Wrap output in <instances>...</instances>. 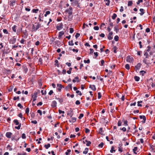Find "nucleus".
<instances>
[{
    "mask_svg": "<svg viewBox=\"0 0 155 155\" xmlns=\"http://www.w3.org/2000/svg\"><path fill=\"white\" fill-rule=\"evenodd\" d=\"M10 5L11 7H14V6L15 5L16 1L15 0H12L10 1Z\"/></svg>",
    "mask_w": 155,
    "mask_h": 155,
    "instance_id": "5",
    "label": "nucleus"
},
{
    "mask_svg": "<svg viewBox=\"0 0 155 155\" xmlns=\"http://www.w3.org/2000/svg\"><path fill=\"white\" fill-rule=\"evenodd\" d=\"M112 35H113V32H110L109 33V34L108 35V38L109 40H111L112 39V38H113Z\"/></svg>",
    "mask_w": 155,
    "mask_h": 155,
    "instance_id": "16",
    "label": "nucleus"
},
{
    "mask_svg": "<svg viewBox=\"0 0 155 155\" xmlns=\"http://www.w3.org/2000/svg\"><path fill=\"white\" fill-rule=\"evenodd\" d=\"M3 32L5 34H8V32L6 29H4L3 30Z\"/></svg>",
    "mask_w": 155,
    "mask_h": 155,
    "instance_id": "47",
    "label": "nucleus"
},
{
    "mask_svg": "<svg viewBox=\"0 0 155 155\" xmlns=\"http://www.w3.org/2000/svg\"><path fill=\"white\" fill-rule=\"evenodd\" d=\"M71 152V150L70 149H68L67 150V151L65 152V154L66 155H68L69 153Z\"/></svg>",
    "mask_w": 155,
    "mask_h": 155,
    "instance_id": "37",
    "label": "nucleus"
},
{
    "mask_svg": "<svg viewBox=\"0 0 155 155\" xmlns=\"http://www.w3.org/2000/svg\"><path fill=\"white\" fill-rule=\"evenodd\" d=\"M16 27H17L16 25H14L12 27V30L15 32H16Z\"/></svg>",
    "mask_w": 155,
    "mask_h": 155,
    "instance_id": "22",
    "label": "nucleus"
},
{
    "mask_svg": "<svg viewBox=\"0 0 155 155\" xmlns=\"http://www.w3.org/2000/svg\"><path fill=\"white\" fill-rule=\"evenodd\" d=\"M104 2H105V4L106 5L109 6L110 3V0H104Z\"/></svg>",
    "mask_w": 155,
    "mask_h": 155,
    "instance_id": "21",
    "label": "nucleus"
},
{
    "mask_svg": "<svg viewBox=\"0 0 155 155\" xmlns=\"http://www.w3.org/2000/svg\"><path fill=\"white\" fill-rule=\"evenodd\" d=\"M29 110L28 107H27L26 108L25 110V113L26 114H28L29 112Z\"/></svg>",
    "mask_w": 155,
    "mask_h": 155,
    "instance_id": "48",
    "label": "nucleus"
},
{
    "mask_svg": "<svg viewBox=\"0 0 155 155\" xmlns=\"http://www.w3.org/2000/svg\"><path fill=\"white\" fill-rule=\"evenodd\" d=\"M143 1V0H138V1L137 2V5H139L140 2H142Z\"/></svg>",
    "mask_w": 155,
    "mask_h": 155,
    "instance_id": "57",
    "label": "nucleus"
},
{
    "mask_svg": "<svg viewBox=\"0 0 155 155\" xmlns=\"http://www.w3.org/2000/svg\"><path fill=\"white\" fill-rule=\"evenodd\" d=\"M142 53V52L141 51H138L137 52V54L138 55L140 56Z\"/></svg>",
    "mask_w": 155,
    "mask_h": 155,
    "instance_id": "64",
    "label": "nucleus"
},
{
    "mask_svg": "<svg viewBox=\"0 0 155 155\" xmlns=\"http://www.w3.org/2000/svg\"><path fill=\"white\" fill-rule=\"evenodd\" d=\"M51 146V145L50 144L48 143V144H45L44 145L46 149H48L49 147Z\"/></svg>",
    "mask_w": 155,
    "mask_h": 155,
    "instance_id": "30",
    "label": "nucleus"
},
{
    "mask_svg": "<svg viewBox=\"0 0 155 155\" xmlns=\"http://www.w3.org/2000/svg\"><path fill=\"white\" fill-rule=\"evenodd\" d=\"M57 102L55 101H53L51 103V106L52 108H55L57 106Z\"/></svg>",
    "mask_w": 155,
    "mask_h": 155,
    "instance_id": "11",
    "label": "nucleus"
},
{
    "mask_svg": "<svg viewBox=\"0 0 155 155\" xmlns=\"http://www.w3.org/2000/svg\"><path fill=\"white\" fill-rule=\"evenodd\" d=\"M73 111L72 110H70L69 111H68L67 114L70 116L71 117L73 114Z\"/></svg>",
    "mask_w": 155,
    "mask_h": 155,
    "instance_id": "12",
    "label": "nucleus"
},
{
    "mask_svg": "<svg viewBox=\"0 0 155 155\" xmlns=\"http://www.w3.org/2000/svg\"><path fill=\"white\" fill-rule=\"evenodd\" d=\"M72 11L73 9L72 8L70 7L69 8L65 10V12L68 13L69 16H71L72 14Z\"/></svg>",
    "mask_w": 155,
    "mask_h": 155,
    "instance_id": "3",
    "label": "nucleus"
},
{
    "mask_svg": "<svg viewBox=\"0 0 155 155\" xmlns=\"http://www.w3.org/2000/svg\"><path fill=\"white\" fill-rule=\"evenodd\" d=\"M139 117L140 119H143V120L142 121V122L144 123L146 120V117L144 115H140V116Z\"/></svg>",
    "mask_w": 155,
    "mask_h": 155,
    "instance_id": "15",
    "label": "nucleus"
},
{
    "mask_svg": "<svg viewBox=\"0 0 155 155\" xmlns=\"http://www.w3.org/2000/svg\"><path fill=\"white\" fill-rule=\"evenodd\" d=\"M17 106L18 107H20V108L21 109H22L23 107V106L21 105V104L20 103L18 104Z\"/></svg>",
    "mask_w": 155,
    "mask_h": 155,
    "instance_id": "43",
    "label": "nucleus"
},
{
    "mask_svg": "<svg viewBox=\"0 0 155 155\" xmlns=\"http://www.w3.org/2000/svg\"><path fill=\"white\" fill-rule=\"evenodd\" d=\"M37 94V92H35L32 95V97L33 98V101H35L36 100Z\"/></svg>",
    "mask_w": 155,
    "mask_h": 155,
    "instance_id": "6",
    "label": "nucleus"
},
{
    "mask_svg": "<svg viewBox=\"0 0 155 155\" xmlns=\"http://www.w3.org/2000/svg\"><path fill=\"white\" fill-rule=\"evenodd\" d=\"M146 73V71H141L140 72V74L142 75V76H143L144 74H145Z\"/></svg>",
    "mask_w": 155,
    "mask_h": 155,
    "instance_id": "25",
    "label": "nucleus"
},
{
    "mask_svg": "<svg viewBox=\"0 0 155 155\" xmlns=\"http://www.w3.org/2000/svg\"><path fill=\"white\" fill-rule=\"evenodd\" d=\"M25 41V40L24 39H23L20 41V42H21V43L22 44H24V42Z\"/></svg>",
    "mask_w": 155,
    "mask_h": 155,
    "instance_id": "59",
    "label": "nucleus"
},
{
    "mask_svg": "<svg viewBox=\"0 0 155 155\" xmlns=\"http://www.w3.org/2000/svg\"><path fill=\"white\" fill-rule=\"evenodd\" d=\"M84 116V114H81L78 117V118L80 119H81Z\"/></svg>",
    "mask_w": 155,
    "mask_h": 155,
    "instance_id": "53",
    "label": "nucleus"
},
{
    "mask_svg": "<svg viewBox=\"0 0 155 155\" xmlns=\"http://www.w3.org/2000/svg\"><path fill=\"white\" fill-rule=\"evenodd\" d=\"M94 29L95 30H99V28L98 26H96L94 27Z\"/></svg>",
    "mask_w": 155,
    "mask_h": 155,
    "instance_id": "58",
    "label": "nucleus"
},
{
    "mask_svg": "<svg viewBox=\"0 0 155 155\" xmlns=\"http://www.w3.org/2000/svg\"><path fill=\"white\" fill-rule=\"evenodd\" d=\"M143 61L147 65H148L150 64V62L148 60V58H144L143 60Z\"/></svg>",
    "mask_w": 155,
    "mask_h": 155,
    "instance_id": "9",
    "label": "nucleus"
},
{
    "mask_svg": "<svg viewBox=\"0 0 155 155\" xmlns=\"http://www.w3.org/2000/svg\"><path fill=\"white\" fill-rule=\"evenodd\" d=\"M118 150L120 152H123L122 148V147H121L120 146V147H119Z\"/></svg>",
    "mask_w": 155,
    "mask_h": 155,
    "instance_id": "62",
    "label": "nucleus"
},
{
    "mask_svg": "<svg viewBox=\"0 0 155 155\" xmlns=\"http://www.w3.org/2000/svg\"><path fill=\"white\" fill-rule=\"evenodd\" d=\"M43 14L40 13L39 15L38 20L40 21H43V20H42V18H43Z\"/></svg>",
    "mask_w": 155,
    "mask_h": 155,
    "instance_id": "17",
    "label": "nucleus"
},
{
    "mask_svg": "<svg viewBox=\"0 0 155 155\" xmlns=\"http://www.w3.org/2000/svg\"><path fill=\"white\" fill-rule=\"evenodd\" d=\"M114 146H112L111 148V149L110 150V152L111 153H113V152H115V150H114Z\"/></svg>",
    "mask_w": 155,
    "mask_h": 155,
    "instance_id": "36",
    "label": "nucleus"
},
{
    "mask_svg": "<svg viewBox=\"0 0 155 155\" xmlns=\"http://www.w3.org/2000/svg\"><path fill=\"white\" fill-rule=\"evenodd\" d=\"M76 119L74 117H71V119L69 120V121L72 123H74L76 121Z\"/></svg>",
    "mask_w": 155,
    "mask_h": 155,
    "instance_id": "18",
    "label": "nucleus"
},
{
    "mask_svg": "<svg viewBox=\"0 0 155 155\" xmlns=\"http://www.w3.org/2000/svg\"><path fill=\"white\" fill-rule=\"evenodd\" d=\"M70 30V32L71 33H72L74 32V30L72 28H71L69 29Z\"/></svg>",
    "mask_w": 155,
    "mask_h": 155,
    "instance_id": "55",
    "label": "nucleus"
},
{
    "mask_svg": "<svg viewBox=\"0 0 155 155\" xmlns=\"http://www.w3.org/2000/svg\"><path fill=\"white\" fill-rule=\"evenodd\" d=\"M85 132L87 134L90 132V130L87 128L85 129Z\"/></svg>",
    "mask_w": 155,
    "mask_h": 155,
    "instance_id": "46",
    "label": "nucleus"
},
{
    "mask_svg": "<svg viewBox=\"0 0 155 155\" xmlns=\"http://www.w3.org/2000/svg\"><path fill=\"white\" fill-rule=\"evenodd\" d=\"M134 79L136 81H139L140 78L139 77L135 76L134 77Z\"/></svg>",
    "mask_w": 155,
    "mask_h": 155,
    "instance_id": "27",
    "label": "nucleus"
},
{
    "mask_svg": "<svg viewBox=\"0 0 155 155\" xmlns=\"http://www.w3.org/2000/svg\"><path fill=\"white\" fill-rule=\"evenodd\" d=\"M101 97V94L100 92H98V98L99 99Z\"/></svg>",
    "mask_w": 155,
    "mask_h": 155,
    "instance_id": "45",
    "label": "nucleus"
},
{
    "mask_svg": "<svg viewBox=\"0 0 155 155\" xmlns=\"http://www.w3.org/2000/svg\"><path fill=\"white\" fill-rule=\"evenodd\" d=\"M144 55L145 56V58H148L149 55L148 53L147 52H145L144 53Z\"/></svg>",
    "mask_w": 155,
    "mask_h": 155,
    "instance_id": "29",
    "label": "nucleus"
},
{
    "mask_svg": "<svg viewBox=\"0 0 155 155\" xmlns=\"http://www.w3.org/2000/svg\"><path fill=\"white\" fill-rule=\"evenodd\" d=\"M138 148L137 147H135L133 149V151L136 154H137V153L135 152V151H136L137 150Z\"/></svg>",
    "mask_w": 155,
    "mask_h": 155,
    "instance_id": "32",
    "label": "nucleus"
},
{
    "mask_svg": "<svg viewBox=\"0 0 155 155\" xmlns=\"http://www.w3.org/2000/svg\"><path fill=\"white\" fill-rule=\"evenodd\" d=\"M133 2L132 1H129L128 3V6H130L132 5Z\"/></svg>",
    "mask_w": 155,
    "mask_h": 155,
    "instance_id": "35",
    "label": "nucleus"
},
{
    "mask_svg": "<svg viewBox=\"0 0 155 155\" xmlns=\"http://www.w3.org/2000/svg\"><path fill=\"white\" fill-rule=\"evenodd\" d=\"M22 138L23 139H25L26 138L25 134H22Z\"/></svg>",
    "mask_w": 155,
    "mask_h": 155,
    "instance_id": "56",
    "label": "nucleus"
},
{
    "mask_svg": "<svg viewBox=\"0 0 155 155\" xmlns=\"http://www.w3.org/2000/svg\"><path fill=\"white\" fill-rule=\"evenodd\" d=\"M13 122L16 125H18V126L17 127H15V128L18 130H19L20 128L21 127V124H19L18 120L16 119L14 120L13 121Z\"/></svg>",
    "mask_w": 155,
    "mask_h": 155,
    "instance_id": "2",
    "label": "nucleus"
},
{
    "mask_svg": "<svg viewBox=\"0 0 155 155\" xmlns=\"http://www.w3.org/2000/svg\"><path fill=\"white\" fill-rule=\"evenodd\" d=\"M37 113L39 114L41 116L42 114V111L40 110H37Z\"/></svg>",
    "mask_w": 155,
    "mask_h": 155,
    "instance_id": "50",
    "label": "nucleus"
},
{
    "mask_svg": "<svg viewBox=\"0 0 155 155\" xmlns=\"http://www.w3.org/2000/svg\"><path fill=\"white\" fill-rule=\"evenodd\" d=\"M117 16V15L115 13H114V14H113V15L112 16V18L113 19H114L116 18Z\"/></svg>",
    "mask_w": 155,
    "mask_h": 155,
    "instance_id": "38",
    "label": "nucleus"
},
{
    "mask_svg": "<svg viewBox=\"0 0 155 155\" xmlns=\"http://www.w3.org/2000/svg\"><path fill=\"white\" fill-rule=\"evenodd\" d=\"M56 99H57L58 100V101H59V102L61 104H62V103L63 102V99L62 98H56Z\"/></svg>",
    "mask_w": 155,
    "mask_h": 155,
    "instance_id": "26",
    "label": "nucleus"
},
{
    "mask_svg": "<svg viewBox=\"0 0 155 155\" xmlns=\"http://www.w3.org/2000/svg\"><path fill=\"white\" fill-rule=\"evenodd\" d=\"M63 26L62 23L58 24L56 27L57 29L58 30H60L63 28Z\"/></svg>",
    "mask_w": 155,
    "mask_h": 155,
    "instance_id": "7",
    "label": "nucleus"
},
{
    "mask_svg": "<svg viewBox=\"0 0 155 155\" xmlns=\"http://www.w3.org/2000/svg\"><path fill=\"white\" fill-rule=\"evenodd\" d=\"M74 88V91H76V93L78 95H79L80 96L82 95V94L81 91H77V90L78 89L77 88Z\"/></svg>",
    "mask_w": 155,
    "mask_h": 155,
    "instance_id": "19",
    "label": "nucleus"
},
{
    "mask_svg": "<svg viewBox=\"0 0 155 155\" xmlns=\"http://www.w3.org/2000/svg\"><path fill=\"white\" fill-rule=\"evenodd\" d=\"M38 11H39V9H34L32 10V12L33 13H37Z\"/></svg>",
    "mask_w": 155,
    "mask_h": 155,
    "instance_id": "28",
    "label": "nucleus"
},
{
    "mask_svg": "<svg viewBox=\"0 0 155 155\" xmlns=\"http://www.w3.org/2000/svg\"><path fill=\"white\" fill-rule=\"evenodd\" d=\"M119 38V37L117 35H116L114 38V39L115 41H117L118 40Z\"/></svg>",
    "mask_w": 155,
    "mask_h": 155,
    "instance_id": "40",
    "label": "nucleus"
},
{
    "mask_svg": "<svg viewBox=\"0 0 155 155\" xmlns=\"http://www.w3.org/2000/svg\"><path fill=\"white\" fill-rule=\"evenodd\" d=\"M142 101H138L137 102V104H138L137 106H139V107H142V105L140 103H142Z\"/></svg>",
    "mask_w": 155,
    "mask_h": 155,
    "instance_id": "34",
    "label": "nucleus"
},
{
    "mask_svg": "<svg viewBox=\"0 0 155 155\" xmlns=\"http://www.w3.org/2000/svg\"><path fill=\"white\" fill-rule=\"evenodd\" d=\"M103 145L104 143L103 142H101L98 145V147L102 148L103 147Z\"/></svg>",
    "mask_w": 155,
    "mask_h": 155,
    "instance_id": "54",
    "label": "nucleus"
},
{
    "mask_svg": "<svg viewBox=\"0 0 155 155\" xmlns=\"http://www.w3.org/2000/svg\"><path fill=\"white\" fill-rule=\"evenodd\" d=\"M101 64L100 65L101 66H102L104 65V61L103 60H101Z\"/></svg>",
    "mask_w": 155,
    "mask_h": 155,
    "instance_id": "49",
    "label": "nucleus"
},
{
    "mask_svg": "<svg viewBox=\"0 0 155 155\" xmlns=\"http://www.w3.org/2000/svg\"><path fill=\"white\" fill-rule=\"evenodd\" d=\"M88 150V149L87 148H85V150L83 152V153L84 154H86L87 153Z\"/></svg>",
    "mask_w": 155,
    "mask_h": 155,
    "instance_id": "31",
    "label": "nucleus"
},
{
    "mask_svg": "<svg viewBox=\"0 0 155 155\" xmlns=\"http://www.w3.org/2000/svg\"><path fill=\"white\" fill-rule=\"evenodd\" d=\"M125 68L127 70H129L130 68V67L129 64H127L125 66Z\"/></svg>",
    "mask_w": 155,
    "mask_h": 155,
    "instance_id": "33",
    "label": "nucleus"
},
{
    "mask_svg": "<svg viewBox=\"0 0 155 155\" xmlns=\"http://www.w3.org/2000/svg\"><path fill=\"white\" fill-rule=\"evenodd\" d=\"M41 92L42 94V95H45V94L46 93V91L45 90L43 91V90H41Z\"/></svg>",
    "mask_w": 155,
    "mask_h": 155,
    "instance_id": "44",
    "label": "nucleus"
},
{
    "mask_svg": "<svg viewBox=\"0 0 155 155\" xmlns=\"http://www.w3.org/2000/svg\"><path fill=\"white\" fill-rule=\"evenodd\" d=\"M124 125L125 126H126L128 125L127 121V120L124 121Z\"/></svg>",
    "mask_w": 155,
    "mask_h": 155,
    "instance_id": "42",
    "label": "nucleus"
},
{
    "mask_svg": "<svg viewBox=\"0 0 155 155\" xmlns=\"http://www.w3.org/2000/svg\"><path fill=\"white\" fill-rule=\"evenodd\" d=\"M102 128L101 127L99 129V133L100 134H102Z\"/></svg>",
    "mask_w": 155,
    "mask_h": 155,
    "instance_id": "51",
    "label": "nucleus"
},
{
    "mask_svg": "<svg viewBox=\"0 0 155 155\" xmlns=\"http://www.w3.org/2000/svg\"><path fill=\"white\" fill-rule=\"evenodd\" d=\"M126 61L127 62L132 63L134 61V59L130 56H128L126 58Z\"/></svg>",
    "mask_w": 155,
    "mask_h": 155,
    "instance_id": "4",
    "label": "nucleus"
},
{
    "mask_svg": "<svg viewBox=\"0 0 155 155\" xmlns=\"http://www.w3.org/2000/svg\"><path fill=\"white\" fill-rule=\"evenodd\" d=\"M16 41V38H11L9 41V43L11 44L15 43Z\"/></svg>",
    "mask_w": 155,
    "mask_h": 155,
    "instance_id": "8",
    "label": "nucleus"
},
{
    "mask_svg": "<svg viewBox=\"0 0 155 155\" xmlns=\"http://www.w3.org/2000/svg\"><path fill=\"white\" fill-rule=\"evenodd\" d=\"M140 11L141 12L140 13V15H142L144 13V9L142 8H140Z\"/></svg>",
    "mask_w": 155,
    "mask_h": 155,
    "instance_id": "23",
    "label": "nucleus"
},
{
    "mask_svg": "<svg viewBox=\"0 0 155 155\" xmlns=\"http://www.w3.org/2000/svg\"><path fill=\"white\" fill-rule=\"evenodd\" d=\"M84 62L85 63H88L89 64L90 63V60L89 59H87V60H84Z\"/></svg>",
    "mask_w": 155,
    "mask_h": 155,
    "instance_id": "41",
    "label": "nucleus"
},
{
    "mask_svg": "<svg viewBox=\"0 0 155 155\" xmlns=\"http://www.w3.org/2000/svg\"><path fill=\"white\" fill-rule=\"evenodd\" d=\"M139 117L140 119H143V120L142 121V122L144 123L146 120V117L144 115H140V116Z\"/></svg>",
    "mask_w": 155,
    "mask_h": 155,
    "instance_id": "14",
    "label": "nucleus"
},
{
    "mask_svg": "<svg viewBox=\"0 0 155 155\" xmlns=\"http://www.w3.org/2000/svg\"><path fill=\"white\" fill-rule=\"evenodd\" d=\"M80 35V34L77 33H76V35H75V37L76 38H78V37H79Z\"/></svg>",
    "mask_w": 155,
    "mask_h": 155,
    "instance_id": "60",
    "label": "nucleus"
},
{
    "mask_svg": "<svg viewBox=\"0 0 155 155\" xmlns=\"http://www.w3.org/2000/svg\"><path fill=\"white\" fill-rule=\"evenodd\" d=\"M12 133L10 132H7L6 134V136L8 138H10L11 137V136L12 135Z\"/></svg>",
    "mask_w": 155,
    "mask_h": 155,
    "instance_id": "13",
    "label": "nucleus"
},
{
    "mask_svg": "<svg viewBox=\"0 0 155 155\" xmlns=\"http://www.w3.org/2000/svg\"><path fill=\"white\" fill-rule=\"evenodd\" d=\"M75 104L76 105H79L80 104V101L78 100L77 101L75 102Z\"/></svg>",
    "mask_w": 155,
    "mask_h": 155,
    "instance_id": "63",
    "label": "nucleus"
},
{
    "mask_svg": "<svg viewBox=\"0 0 155 155\" xmlns=\"http://www.w3.org/2000/svg\"><path fill=\"white\" fill-rule=\"evenodd\" d=\"M73 82L75 83L76 82H78L79 81L78 78V77H76L72 81Z\"/></svg>",
    "mask_w": 155,
    "mask_h": 155,
    "instance_id": "20",
    "label": "nucleus"
},
{
    "mask_svg": "<svg viewBox=\"0 0 155 155\" xmlns=\"http://www.w3.org/2000/svg\"><path fill=\"white\" fill-rule=\"evenodd\" d=\"M40 26L41 25L39 23H38L36 25H33L32 28V31H35L40 27Z\"/></svg>",
    "mask_w": 155,
    "mask_h": 155,
    "instance_id": "1",
    "label": "nucleus"
},
{
    "mask_svg": "<svg viewBox=\"0 0 155 155\" xmlns=\"http://www.w3.org/2000/svg\"><path fill=\"white\" fill-rule=\"evenodd\" d=\"M69 45L70 46H73L74 45V44L73 43V42L72 40H71V41H70L68 42Z\"/></svg>",
    "mask_w": 155,
    "mask_h": 155,
    "instance_id": "39",
    "label": "nucleus"
},
{
    "mask_svg": "<svg viewBox=\"0 0 155 155\" xmlns=\"http://www.w3.org/2000/svg\"><path fill=\"white\" fill-rule=\"evenodd\" d=\"M120 130H123L124 132H125L126 131V129L125 127H123V128H122L121 129L120 128Z\"/></svg>",
    "mask_w": 155,
    "mask_h": 155,
    "instance_id": "61",
    "label": "nucleus"
},
{
    "mask_svg": "<svg viewBox=\"0 0 155 155\" xmlns=\"http://www.w3.org/2000/svg\"><path fill=\"white\" fill-rule=\"evenodd\" d=\"M141 66V64L140 63H138L137 65L135 66V71H139V70Z\"/></svg>",
    "mask_w": 155,
    "mask_h": 155,
    "instance_id": "10",
    "label": "nucleus"
},
{
    "mask_svg": "<svg viewBox=\"0 0 155 155\" xmlns=\"http://www.w3.org/2000/svg\"><path fill=\"white\" fill-rule=\"evenodd\" d=\"M64 33L63 31H61L59 32V37L61 38L64 34Z\"/></svg>",
    "mask_w": 155,
    "mask_h": 155,
    "instance_id": "24",
    "label": "nucleus"
},
{
    "mask_svg": "<svg viewBox=\"0 0 155 155\" xmlns=\"http://www.w3.org/2000/svg\"><path fill=\"white\" fill-rule=\"evenodd\" d=\"M147 51L149 52L150 51L151 47L150 46H148L147 47Z\"/></svg>",
    "mask_w": 155,
    "mask_h": 155,
    "instance_id": "52",
    "label": "nucleus"
}]
</instances>
